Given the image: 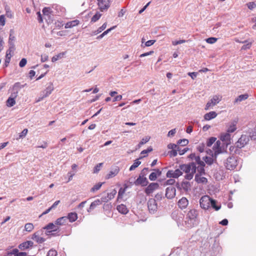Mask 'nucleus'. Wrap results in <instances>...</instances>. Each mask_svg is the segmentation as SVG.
I'll return each mask as SVG.
<instances>
[{"instance_id":"f257e3e1","label":"nucleus","mask_w":256,"mask_h":256,"mask_svg":"<svg viewBox=\"0 0 256 256\" xmlns=\"http://www.w3.org/2000/svg\"><path fill=\"white\" fill-rule=\"evenodd\" d=\"M179 168L182 170V172L186 174L185 178L188 180H190L192 178L194 174L196 173V166L194 162H190L189 164H180Z\"/></svg>"},{"instance_id":"f03ea898","label":"nucleus","mask_w":256,"mask_h":256,"mask_svg":"<svg viewBox=\"0 0 256 256\" xmlns=\"http://www.w3.org/2000/svg\"><path fill=\"white\" fill-rule=\"evenodd\" d=\"M198 215V212L196 210H190L186 217V220L184 221L185 226L188 228L194 226L195 224Z\"/></svg>"},{"instance_id":"7ed1b4c3","label":"nucleus","mask_w":256,"mask_h":256,"mask_svg":"<svg viewBox=\"0 0 256 256\" xmlns=\"http://www.w3.org/2000/svg\"><path fill=\"white\" fill-rule=\"evenodd\" d=\"M222 100V96L220 94H216L213 96L209 101L207 102L205 110H208L212 108L213 107L218 104Z\"/></svg>"},{"instance_id":"20e7f679","label":"nucleus","mask_w":256,"mask_h":256,"mask_svg":"<svg viewBox=\"0 0 256 256\" xmlns=\"http://www.w3.org/2000/svg\"><path fill=\"white\" fill-rule=\"evenodd\" d=\"M226 168L229 170H233L238 165V158L234 156H230L224 162Z\"/></svg>"},{"instance_id":"39448f33","label":"nucleus","mask_w":256,"mask_h":256,"mask_svg":"<svg viewBox=\"0 0 256 256\" xmlns=\"http://www.w3.org/2000/svg\"><path fill=\"white\" fill-rule=\"evenodd\" d=\"M249 140V136H248L242 134L240 138L235 143V146L236 148H242L248 143Z\"/></svg>"},{"instance_id":"423d86ee","label":"nucleus","mask_w":256,"mask_h":256,"mask_svg":"<svg viewBox=\"0 0 256 256\" xmlns=\"http://www.w3.org/2000/svg\"><path fill=\"white\" fill-rule=\"evenodd\" d=\"M211 198L208 196H202L200 200V204L202 208L208 210L210 206Z\"/></svg>"},{"instance_id":"0eeeda50","label":"nucleus","mask_w":256,"mask_h":256,"mask_svg":"<svg viewBox=\"0 0 256 256\" xmlns=\"http://www.w3.org/2000/svg\"><path fill=\"white\" fill-rule=\"evenodd\" d=\"M54 88L51 82L50 83L46 88L42 92V96L36 100V102H38L42 100L44 98L48 96L54 90Z\"/></svg>"},{"instance_id":"6e6552de","label":"nucleus","mask_w":256,"mask_h":256,"mask_svg":"<svg viewBox=\"0 0 256 256\" xmlns=\"http://www.w3.org/2000/svg\"><path fill=\"white\" fill-rule=\"evenodd\" d=\"M148 208L150 213L154 214L158 209L156 200L154 198H150L148 202Z\"/></svg>"},{"instance_id":"1a4fd4ad","label":"nucleus","mask_w":256,"mask_h":256,"mask_svg":"<svg viewBox=\"0 0 256 256\" xmlns=\"http://www.w3.org/2000/svg\"><path fill=\"white\" fill-rule=\"evenodd\" d=\"M26 86V84H22L20 82H18L15 83L12 88V96H18L19 91Z\"/></svg>"},{"instance_id":"9d476101","label":"nucleus","mask_w":256,"mask_h":256,"mask_svg":"<svg viewBox=\"0 0 256 256\" xmlns=\"http://www.w3.org/2000/svg\"><path fill=\"white\" fill-rule=\"evenodd\" d=\"M26 86V84H22L20 82H18L15 83L12 88V96H18L19 91Z\"/></svg>"},{"instance_id":"9b49d317","label":"nucleus","mask_w":256,"mask_h":256,"mask_svg":"<svg viewBox=\"0 0 256 256\" xmlns=\"http://www.w3.org/2000/svg\"><path fill=\"white\" fill-rule=\"evenodd\" d=\"M182 174V172L179 168L174 170H169L166 173V176L168 178H178Z\"/></svg>"},{"instance_id":"f8f14e48","label":"nucleus","mask_w":256,"mask_h":256,"mask_svg":"<svg viewBox=\"0 0 256 256\" xmlns=\"http://www.w3.org/2000/svg\"><path fill=\"white\" fill-rule=\"evenodd\" d=\"M176 194V188L172 186L168 187L166 190V197L168 199L174 198Z\"/></svg>"},{"instance_id":"ddd939ff","label":"nucleus","mask_w":256,"mask_h":256,"mask_svg":"<svg viewBox=\"0 0 256 256\" xmlns=\"http://www.w3.org/2000/svg\"><path fill=\"white\" fill-rule=\"evenodd\" d=\"M159 188V184L156 182L150 183L145 189V193L149 195Z\"/></svg>"},{"instance_id":"4468645a","label":"nucleus","mask_w":256,"mask_h":256,"mask_svg":"<svg viewBox=\"0 0 256 256\" xmlns=\"http://www.w3.org/2000/svg\"><path fill=\"white\" fill-rule=\"evenodd\" d=\"M220 140L224 142L226 146L230 144L231 135L228 132L221 134Z\"/></svg>"},{"instance_id":"2eb2a0df","label":"nucleus","mask_w":256,"mask_h":256,"mask_svg":"<svg viewBox=\"0 0 256 256\" xmlns=\"http://www.w3.org/2000/svg\"><path fill=\"white\" fill-rule=\"evenodd\" d=\"M188 200L185 197H182L178 202V206L181 210L186 209L188 205Z\"/></svg>"},{"instance_id":"dca6fc26","label":"nucleus","mask_w":256,"mask_h":256,"mask_svg":"<svg viewBox=\"0 0 256 256\" xmlns=\"http://www.w3.org/2000/svg\"><path fill=\"white\" fill-rule=\"evenodd\" d=\"M44 229H46V230H50V231H48L46 233L47 235H49L52 232L57 231L59 229V227L58 226V225L56 224L55 223H50L45 227H44Z\"/></svg>"},{"instance_id":"f3484780","label":"nucleus","mask_w":256,"mask_h":256,"mask_svg":"<svg viewBox=\"0 0 256 256\" xmlns=\"http://www.w3.org/2000/svg\"><path fill=\"white\" fill-rule=\"evenodd\" d=\"M98 7L102 11L108 9L110 6L108 0H98Z\"/></svg>"},{"instance_id":"a211bd4d","label":"nucleus","mask_w":256,"mask_h":256,"mask_svg":"<svg viewBox=\"0 0 256 256\" xmlns=\"http://www.w3.org/2000/svg\"><path fill=\"white\" fill-rule=\"evenodd\" d=\"M42 232L41 231H38L34 232L32 238L38 244H42L45 241V239L42 237L40 236V234Z\"/></svg>"},{"instance_id":"6ab92c4d","label":"nucleus","mask_w":256,"mask_h":256,"mask_svg":"<svg viewBox=\"0 0 256 256\" xmlns=\"http://www.w3.org/2000/svg\"><path fill=\"white\" fill-rule=\"evenodd\" d=\"M136 185H142L143 186L147 185L148 181L147 178L143 176L140 175L134 182Z\"/></svg>"},{"instance_id":"aec40b11","label":"nucleus","mask_w":256,"mask_h":256,"mask_svg":"<svg viewBox=\"0 0 256 256\" xmlns=\"http://www.w3.org/2000/svg\"><path fill=\"white\" fill-rule=\"evenodd\" d=\"M120 168L118 166H115L112 168L109 173L106 175V178L109 179L116 176L119 172Z\"/></svg>"},{"instance_id":"412c9836","label":"nucleus","mask_w":256,"mask_h":256,"mask_svg":"<svg viewBox=\"0 0 256 256\" xmlns=\"http://www.w3.org/2000/svg\"><path fill=\"white\" fill-rule=\"evenodd\" d=\"M154 172H152L149 176V179L152 181L155 180L158 176L162 174V171L159 169H154Z\"/></svg>"},{"instance_id":"4be33fe9","label":"nucleus","mask_w":256,"mask_h":256,"mask_svg":"<svg viewBox=\"0 0 256 256\" xmlns=\"http://www.w3.org/2000/svg\"><path fill=\"white\" fill-rule=\"evenodd\" d=\"M34 244V242L32 241L28 240L22 243L18 246V248L21 250H24L30 247H32Z\"/></svg>"},{"instance_id":"5701e85b","label":"nucleus","mask_w":256,"mask_h":256,"mask_svg":"<svg viewBox=\"0 0 256 256\" xmlns=\"http://www.w3.org/2000/svg\"><path fill=\"white\" fill-rule=\"evenodd\" d=\"M68 218L66 216H62L58 218L55 221V224L58 225V226H64L67 224Z\"/></svg>"},{"instance_id":"b1692460","label":"nucleus","mask_w":256,"mask_h":256,"mask_svg":"<svg viewBox=\"0 0 256 256\" xmlns=\"http://www.w3.org/2000/svg\"><path fill=\"white\" fill-rule=\"evenodd\" d=\"M80 24V20H75L72 21L67 22L64 26L65 28H72L74 26H77Z\"/></svg>"},{"instance_id":"393cba45","label":"nucleus","mask_w":256,"mask_h":256,"mask_svg":"<svg viewBox=\"0 0 256 256\" xmlns=\"http://www.w3.org/2000/svg\"><path fill=\"white\" fill-rule=\"evenodd\" d=\"M217 116V114L214 111L206 113L204 116V118L206 120H210L215 118Z\"/></svg>"},{"instance_id":"a878e982","label":"nucleus","mask_w":256,"mask_h":256,"mask_svg":"<svg viewBox=\"0 0 256 256\" xmlns=\"http://www.w3.org/2000/svg\"><path fill=\"white\" fill-rule=\"evenodd\" d=\"M220 140H218L214 144L213 146V149L214 150V155L216 156L218 154H219L222 152V150L220 148Z\"/></svg>"},{"instance_id":"bb28decb","label":"nucleus","mask_w":256,"mask_h":256,"mask_svg":"<svg viewBox=\"0 0 256 256\" xmlns=\"http://www.w3.org/2000/svg\"><path fill=\"white\" fill-rule=\"evenodd\" d=\"M101 201L100 200L98 199L92 202L90 206V208L88 210V212L94 210L97 206L101 204Z\"/></svg>"},{"instance_id":"cd10ccee","label":"nucleus","mask_w":256,"mask_h":256,"mask_svg":"<svg viewBox=\"0 0 256 256\" xmlns=\"http://www.w3.org/2000/svg\"><path fill=\"white\" fill-rule=\"evenodd\" d=\"M236 124L237 121L236 120H233L232 122L228 128L227 132H228V133H232L234 132L236 129Z\"/></svg>"},{"instance_id":"c85d7f7f","label":"nucleus","mask_w":256,"mask_h":256,"mask_svg":"<svg viewBox=\"0 0 256 256\" xmlns=\"http://www.w3.org/2000/svg\"><path fill=\"white\" fill-rule=\"evenodd\" d=\"M202 175L196 174L195 176V180L198 183L206 184L208 182L207 179L203 176H201Z\"/></svg>"},{"instance_id":"c756f323","label":"nucleus","mask_w":256,"mask_h":256,"mask_svg":"<svg viewBox=\"0 0 256 256\" xmlns=\"http://www.w3.org/2000/svg\"><path fill=\"white\" fill-rule=\"evenodd\" d=\"M17 96H12V94H11L10 96L8 98V100H6V105L8 106L12 107L14 106L16 104L15 98Z\"/></svg>"},{"instance_id":"7c9ffc66","label":"nucleus","mask_w":256,"mask_h":256,"mask_svg":"<svg viewBox=\"0 0 256 256\" xmlns=\"http://www.w3.org/2000/svg\"><path fill=\"white\" fill-rule=\"evenodd\" d=\"M117 210L120 212L122 214H126L128 212L126 206L123 204L118 206Z\"/></svg>"},{"instance_id":"2f4dec72","label":"nucleus","mask_w":256,"mask_h":256,"mask_svg":"<svg viewBox=\"0 0 256 256\" xmlns=\"http://www.w3.org/2000/svg\"><path fill=\"white\" fill-rule=\"evenodd\" d=\"M66 217L70 222H72L77 220L78 215L76 212H70Z\"/></svg>"},{"instance_id":"473e14b6","label":"nucleus","mask_w":256,"mask_h":256,"mask_svg":"<svg viewBox=\"0 0 256 256\" xmlns=\"http://www.w3.org/2000/svg\"><path fill=\"white\" fill-rule=\"evenodd\" d=\"M248 98V95L247 94L240 95L236 98L235 99L234 103L241 102L243 100H246Z\"/></svg>"},{"instance_id":"72a5a7b5","label":"nucleus","mask_w":256,"mask_h":256,"mask_svg":"<svg viewBox=\"0 0 256 256\" xmlns=\"http://www.w3.org/2000/svg\"><path fill=\"white\" fill-rule=\"evenodd\" d=\"M205 166V164L204 162V164H200L196 166V170L198 172V174L200 175H202L205 174L204 166Z\"/></svg>"},{"instance_id":"f704fd0d","label":"nucleus","mask_w":256,"mask_h":256,"mask_svg":"<svg viewBox=\"0 0 256 256\" xmlns=\"http://www.w3.org/2000/svg\"><path fill=\"white\" fill-rule=\"evenodd\" d=\"M8 44H9V48L6 52L7 57L8 56L11 55V52L13 53L15 50V46H14V42H9Z\"/></svg>"},{"instance_id":"c9c22d12","label":"nucleus","mask_w":256,"mask_h":256,"mask_svg":"<svg viewBox=\"0 0 256 256\" xmlns=\"http://www.w3.org/2000/svg\"><path fill=\"white\" fill-rule=\"evenodd\" d=\"M34 228V226L32 223H27L24 226V230L31 232Z\"/></svg>"},{"instance_id":"e433bc0d","label":"nucleus","mask_w":256,"mask_h":256,"mask_svg":"<svg viewBox=\"0 0 256 256\" xmlns=\"http://www.w3.org/2000/svg\"><path fill=\"white\" fill-rule=\"evenodd\" d=\"M150 136H146L144 138H142L141 141L140 142V143L138 145V148H140L142 145L145 144L147 142H148L150 140Z\"/></svg>"},{"instance_id":"4c0bfd02","label":"nucleus","mask_w":256,"mask_h":256,"mask_svg":"<svg viewBox=\"0 0 256 256\" xmlns=\"http://www.w3.org/2000/svg\"><path fill=\"white\" fill-rule=\"evenodd\" d=\"M216 201L211 198V202H210V205H211L212 207L214 208L216 210H218L220 208V205L217 206L216 205Z\"/></svg>"},{"instance_id":"58836bf2","label":"nucleus","mask_w":256,"mask_h":256,"mask_svg":"<svg viewBox=\"0 0 256 256\" xmlns=\"http://www.w3.org/2000/svg\"><path fill=\"white\" fill-rule=\"evenodd\" d=\"M182 188L185 190L188 191L190 190V184L189 182H182L181 184Z\"/></svg>"},{"instance_id":"ea45409f","label":"nucleus","mask_w":256,"mask_h":256,"mask_svg":"<svg viewBox=\"0 0 256 256\" xmlns=\"http://www.w3.org/2000/svg\"><path fill=\"white\" fill-rule=\"evenodd\" d=\"M102 16V14L99 12H96L91 18V22H95L98 21Z\"/></svg>"},{"instance_id":"a19ab883","label":"nucleus","mask_w":256,"mask_h":256,"mask_svg":"<svg viewBox=\"0 0 256 256\" xmlns=\"http://www.w3.org/2000/svg\"><path fill=\"white\" fill-rule=\"evenodd\" d=\"M140 164L141 162L139 161L138 160H135L134 163L130 166V170L132 171L134 170L135 168L138 167V166H140Z\"/></svg>"},{"instance_id":"79ce46f5","label":"nucleus","mask_w":256,"mask_h":256,"mask_svg":"<svg viewBox=\"0 0 256 256\" xmlns=\"http://www.w3.org/2000/svg\"><path fill=\"white\" fill-rule=\"evenodd\" d=\"M104 182H98L95 184L90 190L92 192H94L98 190L102 186Z\"/></svg>"},{"instance_id":"37998d69","label":"nucleus","mask_w":256,"mask_h":256,"mask_svg":"<svg viewBox=\"0 0 256 256\" xmlns=\"http://www.w3.org/2000/svg\"><path fill=\"white\" fill-rule=\"evenodd\" d=\"M64 54V52H62V53H60L59 54H58L57 55L54 56L52 58V62H55L57 61L58 60H59L60 58H62Z\"/></svg>"},{"instance_id":"c03bdc74","label":"nucleus","mask_w":256,"mask_h":256,"mask_svg":"<svg viewBox=\"0 0 256 256\" xmlns=\"http://www.w3.org/2000/svg\"><path fill=\"white\" fill-rule=\"evenodd\" d=\"M204 160L208 164L211 165L214 162L212 157L206 156L204 158Z\"/></svg>"},{"instance_id":"a18cd8bd","label":"nucleus","mask_w":256,"mask_h":256,"mask_svg":"<svg viewBox=\"0 0 256 256\" xmlns=\"http://www.w3.org/2000/svg\"><path fill=\"white\" fill-rule=\"evenodd\" d=\"M254 42V40H252L251 42H249L248 40V42H247L246 44H244L241 48L242 50H246L247 49H250L252 46V43Z\"/></svg>"},{"instance_id":"49530a36","label":"nucleus","mask_w":256,"mask_h":256,"mask_svg":"<svg viewBox=\"0 0 256 256\" xmlns=\"http://www.w3.org/2000/svg\"><path fill=\"white\" fill-rule=\"evenodd\" d=\"M116 194V190L114 189L112 190L108 194V198L110 200H111L114 198Z\"/></svg>"},{"instance_id":"de8ad7c7","label":"nucleus","mask_w":256,"mask_h":256,"mask_svg":"<svg viewBox=\"0 0 256 256\" xmlns=\"http://www.w3.org/2000/svg\"><path fill=\"white\" fill-rule=\"evenodd\" d=\"M216 138L214 137H211L208 138L206 142V146H210L216 140Z\"/></svg>"},{"instance_id":"09e8293b","label":"nucleus","mask_w":256,"mask_h":256,"mask_svg":"<svg viewBox=\"0 0 256 256\" xmlns=\"http://www.w3.org/2000/svg\"><path fill=\"white\" fill-rule=\"evenodd\" d=\"M127 188V186H126L125 188H121L119 190L118 192V198H122L123 194H124L126 189Z\"/></svg>"},{"instance_id":"8fccbe9b","label":"nucleus","mask_w":256,"mask_h":256,"mask_svg":"<svg viewBox=\"0 0 256 256\" xmlns=\"http://www.w3.org/2000/svg\"><path fill=\"white\" fill-rule=\"evenodd\" d=\"M188 143V141L186 139H182V140H180L178 142V144L182 146H185L187 145Z\"/></svg>"},{"instance_id":"3c124183","label":"nucleus","mask_w":256,"mask_h":256,"mask_svg":"<svg viewBox=\"0 0 256 256\" xmlns=\"http://www.w3.org/2000/svg\"><path fill=\"white\" fill-rule=\"evenodd\" d=\"M103 163H99L96 164L94 169V173H98L100 170L102 166Z\"/></svg>"},{"instance_id":"603ef678","label":"nucleus","mask_w":256,"mask_h":256,"mask_svg":"<svg viewBox=\"0 0 256 256\" xmlns=\"http://www.w3.org/2000/svg\"><path fill=\"white\" fill-rule=\"evenodd\" d=\"M217 40L218 39L216 38L211 37V38H206V42L210 44H212L215 43L217 41Z\"/></svg>"},{"instance_id":"864d4df0","label":"nucleus","mask_w":256,"mask_h":256,"mask_svg":"<svg viewBox=\"0 0 256 256\" xmlns=\"http://www.w3.org/2000/svg\"><path fill=\"white\" fill-rule=\"evenodd\" d=\"M194 163L196 164V166L200 164H204V162L201 160L200 157L199 156H196L194 158Z\"/></svg>"},{"instance_id":"5fc2aeb1","label":"nucleus","mask_w":256,"mask_h":256,"mask_svg":"<svg viewBox=\"0 0 256 256\" xmlns=\"http://www.w3.org/2000/svg\"><path fill=\"white\" fill-rule=\"evenodd\" d=\"M154 42H155V40H148L146 42V43L144 44V46H143V44H142L141 45V46L142 47L150 46H151L154 43Z\"/></svg>"},{"instance_id":"6e6d98bb","label":"nucleus","mask_w":256,"mask_h":256,"mask_svg":"<svg viewBox=\"0 0 256 256\" xmlns=\"http://www.w3.org/2000/svg\"><path fill=\"white\" fill-rule=\"evenodd\" d=\"M57 252L53 249L50 250L47 254V256H56Z\"/></svg>"},{"instance_id":"4d7b16f0","label":"nucleus","mask_w":256,"mask_h":256,"mask_svg":"<svg viewBox=\"0 0 256 256\" xmlns=\"http://www.w3.org/2000/svg\"><path fill=\"white\" fill-rule=\"evenodd\" d=\"M28 130L26 128L24 129L20 134L19 135L18 138H22L26 136L28 133Z\"/></svg>"},{"instance_id":"13d9d810","label":"nucleus","mask_w":256,"mask_h":256,"mask_svg":"<svg viewBox=\"0 0 256 256\" xmlns=\"http://www.w3.org/2000/svg\"><path fill=\"white\" fill-rule=\"evenodd\" d=\"M250 10H253L256 7V4L254 2H250L246 4Z\"/></svg>"},{"instance_id":"bf43d9fd","label":"nucleus","mask_w":256,"mask_h":256,"mask_svg":"<svg viewBox=\"0 0 256 256\" xmlns=\"http://www.w3.org/2000/svg\"><path fill=\"white\" fill-rule=\"evenodd\" d=\"M205 148V145L204 144L202 143L200 144L197 147V150L200 152H204Z\"/></svg>"},{"instance_id":"052dcab7","label":"nucleus","mask_w":256,"mask_h":256,"mask_svg":"<svg viewBox=\"0 0 256 256\" xmlns=\"http://www.w3.org/2000/svg\"><path fill=\"white\" fill-rule=\"evenodd\" d=\"M168 148L172 150L178 149L179 148L178 146L174 144H170L168 145Z\"/></svg>"},{"instance_id":"680f3d73","label":"nucleus","mask_w":256,"mask_h":256,"mask_svg":"<svg viewBox=\"0 0 256 256\" xmlns=\"http://www.w3.org/2000/svg\"><path fill=\"white\" fill-rule=\"evenodd\" d=\"M44 15L48 16L51 12V9L49 8H44L42 10Z\"/></svg>"},{"instance_id":"e2e57ef3","label":"nucleus","mask_w":256,"mask_h":256,"mask_svg":"<svg viewBox=\"0 0 256 256\" xmlns=\"http://www.w3.org/2000/svg\"><path fill=\"white\" fill-rule=\"evenodd\" d=\"M26 62H27L26 59L25 58H23L20 61V62L19 63V66L20 68H22L26 65Z\"/></svg>"},{"instance_id":"0e129e2a","label":"nucleus","mask_w":256,"mask_h":256,"mask_svg":"<svg viewBox=\"0 0 256 256\" xmlns=\"http://www.w3.org/2000/svg\"><path fill=\"white\" fill-rule=\"evenodd\" d=\"M178 149L172 150L169 152V154L170 157L176 156L178 154Z\"/></svg>"},{"instance_id":"69168bd1","label":"nucleus","mask_w":256,"mask_h":256,"mask_svg":"<svg viewBox=\"0 0 256 256\" xmlns=\"http://www.w3.org/2000/svg\"><path fill=\"white\" fill-rule=\"evenodd\" d=\"M176 133V129H172V130H170L168 132V136L169 137L174 136V135Z\"/></svg>"},{"instance_id":"338daca9","label":"nucleus","mask_w":256,"mask_h":256,"mask_svg":"<svg viewBox=\"0 0 256 256\" xmlns=\"http://www.w3.org/2000/svg\"><path fill=\"white\" fill-rule=\"evenodd\" d=\"M18 250L16 248L13 249L10 252L8 253V254H10L11 256L12 254L14 256H18Z\"/></svg>"},{"instance_id":"774afa93","label":"nucleus","mask_w":256,"mask_h":256,"mask_svg":"<svg viewBox=\"0 0 256 256\" xmlns=\"http://www.w3.org/2000/svg\"><path fill=\"white\" fill-rule=\"evenodd\" d=\"M162 197H163V194L162 192H160V193H158L155 196V198L158 200H160L162 199Z\"/></svg>"}]
</instances>
